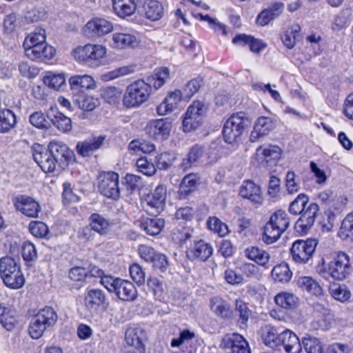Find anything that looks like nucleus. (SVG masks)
Returning a JSON list of instances; mask_svg holds the SVG:
<instances>
[{
	"label": "nucleus",
	"instance_id": "obj_1",
	"mask_svg": "<svg viewBox=\"0 0 353 353\" xmlns=\"http://www.w3.org/2000/svg\"><path fill=\"white\" fill-rule=\"evenodd\" d=\"M309 201L306 194L301 193L290 203L288 208L291 214L300 216L294 224V229L301 235L307 234L310 230L319 211V205Z\"/></svg>",
	"mask_w": 353,
	"mask_h": 353
},
{
	"label": "nucleus",
	"instance_id": "obj_2",
	"mask_svg": "<svg viewBox=\"0 0 353 353\" xmlns=\"http://www.w3.org/2000/svg\"><path fill=\"white\" fill-rule=\"evenodd\" d=\"M107 50L106 47L102 44L87 43L74 48L70 55L80 65L97 68L105 62Z\"/></svg>",
	"mask_w": 353,
	"mask_h": 353
},
{
	"label": "nucleus",
	"instance_id": "obj_3",
	"mask_svg": "<svg viewBox=\"0 0 353 353\" xmlns=\"http://www.w3.org/2000/svg\"><path fill=\"white\" fill-rule=\"evenodd\" d=\"M0 276L3 284L11 290L21 289L26 283L20 262L9 256L0 259Z\"/></svg>",
	"mask_w": 353,
	"mask_h": 353
},
{
	"label": "nucleus",
	"instance_id": "obj_4",
	"mask_svg": "<svg viewBox=\"0 0 353 353\" xmlns=\"http://www.w3.org/2000/svg\"><path fill=\"white\" fill-rule=\"evenodd\" d=\"M153 94L152 87L143 79H139L127 85L123 96V105L127 108H137L146 103Z\"/></svg>",
	"mask_w": 353,
	"mask_h": 353
},
{
	"label": "nucleus",
	"instance_id": "obj_5",
	"mask_svg": "<svg viewBox=\"0 0 353 353\" xmlns=\"http://www.w3.org/2000/svg\"><path fill=\"white\" fill-rule=\"evenodd\" d=\"M353 267L350 256L343 251L333 252L323 272L335 281H343L352 273Z\"/></svg>",
	"mask_w": 353,
	"mask_h": 353
},
{
	"label": "nucleus",
	"instance_id": "obj_6",
	"mask_svg": "<svg viewBox=\"0 0 353 353\" xmlns=\"http://www.w3.org/2000/svg\"><path fill=\"white\" fill-rule=\"evenodd\" d=\"M290 219L288 213L283 210H276L265 223L262 239L268 245L275 243L289 228Z\"/></svg>",
	"mask_w": 353,
	"mask_h": 353
},
{
	"label": "nucleus",
	"instance_id": "obj_7",
	"mask_svg": "<svg viewBox=\"0 0 353 353\" xmlns=\"http://www.w3.org/2000/svg\"><path fill=\"white\" fill-rule=\"evenodd\" d=\"M248 125L249 119L244 112L232 114L225 121L222 130L225 142L228 144H239Z\"/></svg>",
	"mask_w": 353,
	"mask_h": 353
},
{
	"label": "nucleus",
	"instance_id": "obj_8",
	"mask_svg": "<svg viewBox=\"0 0 353 353\" xmlns=\"http://www.w3.org/2000/svg\"><path fill=\"white\" fill-rule=\"evenodd\" d=\"M58 320V315L50 306H45L40 309L32 318L29 327L28 333L33 339H39L44 332L54 326Z\"/></svg>",
	"mask_w": 353,
	"mask_h": 353
},
{
	"label": "nucleus",
	"instance_id": "obj_9",
	"mask_svg": "<svg viewBox=\"0 0 353 353\" xmlns=\"http://www.w3.org/2000/svg\"><path fill=\"white\" fill-rule=\"evenodd\" d=\"M167 196V188L158 185L153 191L144 194L141 198L143 210L152 216H157L163 210Z\"/></svg>",
	"mask_w": 353,
	"mask_h": 353
},
{
	"label": "nucleus",
	"instance_id": "obj_10",
	"mask_svg": "<svg viewBox=\"0 0 353 353\" xmlns=\"http://www.w3.org/2000/svg\"><path fill=\"white\" fill-rule=\"evenodd\" d=\"M318 241L315 239H297L294 241L290 249V255L296 264H306L312 259Z\"/></svg>",
	"mask_w": 353,
	"mask_h": 353
},
{
	"label": "nucleus",
	"instance_id": "obj_11",
	"mask_svg": "<svg viewBox=\"0 0 353 353\" xmlns=\"http://www.w3.org/2000/svg\"><path fill=\"white\" fill-rule=\"evenodd\" d=\"M206 110L207 106L203 101L194 100L183 115V131L190 132L196 130L201 125Z\"/></svg>",
	"mask_w": 353,
	"mask_h": 353
},
{
	"label": "nucleus",
	"instance_id": "obj_12",
	"mask_svg": "<svg viewBox=\"0 0 353 353\" xmlns=\"http://www.w3.org/2000/svg\"><path fill=\"white\" fill-rule=\"evenodd\" d=\"M98 190L104 196L118 200L121 196L119 174L114 171H102L98 177Z\"/></svg>",
	"mask_w": 353,
	"mask_h": 353
},
{
	"label": "nucleus",
	"instance_id": "obj_13",
	"mask_svg": "<svg viewBox=\"0 0 353 353\" xmlns=\"http://www.w3.org/2000/svg\"><path fill=\"white\" fill-rule=\"evenodd\" d=\"M105 280V289L123 301H132L137 296V290L134 285L130 281L119 277L108 278Z\"/></svg>",
	"mask_w": 353,
	"mask_h": 353
},
{
	"label": "nucleus",
	"instance_id": "obj_14",
	"mask_svg": "<svg viewBox=\"0 0 353 353\" xmlns=\"http://www.w3.org/2000/svg\"><path fill=\"white\" fill-rule=\"evenodd\" d=\"M281 154L282 150L276 145H260L256 149L254 160L257 167L272 169L277 165Z\"/></svg>",
	"mask_w": 353,
	"mask_h": 353
},
{
	"label": "nucleus",
	"instance_id": "obj_15",
	"mask_svg": "<svg viewBox=\"0 0 353 353\" xmlns=\"http://www.w3.org/2000/svg\"><path fill=\"white\" fill-rule=\"evenodd\" d=\"M113 23L101 17H94L90 19L83 28V34L89 39H99L113 31Z\"/></svg>",
	"mask_w": 353,
	"mask_h": 353
},
{
	"label": "nucleus",
	"instance_id": "obj_16",
	"mask_svg": "<svg viewBox=\"0 0 353 353\" xmlns=\"http://www.w3.org/2000/svg\"><path fill=\"white\" fill-rule=\"evenodd\" d=\"M145 132L156 141H163L170 136L172 122L168 117L150 120L145 126Z\"/></svg>",
	"mask_w": 353,
	"mask_h": 353
},
{
	"label": "nucleus",
	"instance_id": "obj_17",
	"mask_svg": "<svg viewBox=\"0 0 353 353\" xmlns=\"http://www.w3.org/2000/svg\"><path fill=\"white\" fill-rule=\"evenodd\" d=\"M46 148L57 161L59 167L62 169H65L75 161L74 152L63 141H50Z\"/></svg>",
	"mask_w": 353,
	"mask_h": 353
},
{
	"label": "nucleus",
	"instance_id": "obj_18",
	"mask_svg": "<svg viewBox=\"0 0 353 353\" xmlns=\"http://www.w3.org/2000/svg\"><path fill=\"white\" fill-rule=\"evenodd\" d=\"M31 150L34 161L44 173L51 174L55 172L59 164L44 145L33 143Z\"/></svg>",
	"mask_w": 353,
	"mask_h": 353
},
{
	"label": "nucleus",
	"instance_id": "obj_19",
	"mask_svg": "<svg viewBox=\"0 0 353 353\" xmlns=\"http://www.w3.org/2000/svg\"><path fill=\"white\" fill-rule=\"evenodd\" d=\"M12 203L17 212L29 218H37L41 212V206L32 196L19 194L12 198Z\"/></svg>",
	"mask_w": 353,
	"mask_h": 353
},
{
	"label": "nucleus",
	"instance_id": "obj_20",
	"mask_svg": "<svg viewBox=\"0 0 353 353\" xmlns=\"http://www.w3.org/2000/svg\"><path fill=\"white\" fill-rule=\"evenodd\" d=\"M239 195L248 200L254 207L262 205L264 197L261 187L251 179H245L239 187Z\"/></svg>",
	"mask_w": 353,
	"mask_h": 353
},
{
	"label": "nucleus",
	"instance_id": "obj_21",
	"mask_svg": "<svg viewBox=\"0 0 353 353\" xmlns=\"http://www.w3.org/2000/svg\"><path fill=\"white\" fill-rule=\"evenodd\" d=\"M212 253V245L203 239L194 241L185 250L186 257L190 261H206Z\"/></svg>",
	"mask_w": 353,
	"mask_h": 353
},
{
	"label": "nucleus",
	"instance_id": "obj_22",
	"mask_svg": "<svg viewBox=\"0 0 353 353\" xmlns=\"http://www.w3.org/2000/svg\"><path fill=\"white\" fill-rule=\"evenodd\" d=\"M83 304L89 311H97L106 307L108 300L105 292L99 288H87L83 296Z\"/></svg>",
	"mask_w": 353,
	"mask_h": 353
},
{
	"label": "nucleus",
	"instance_id": "obj_23",
	"mask_svg": "<svg viewBox=\"0 0 353 353\" xmlns=\"http://www.w3.org/2000/svg\"><path fill=\"white\" fill-rule=\"evenodd\" d=\"M185 101L182 91L174 89L169 91L163 101L157 106L156 112L159 116H165L177 109L181 101Z\"/></svg>",
	"mask_w": 353,
	"mask_h": 353
},
{
	"label": "nucleus",
	"instance_id": "obj_24",
	"mask_svg": "<svg viewBox=\"0 0 353 353\" xmlns=\"http://www.w3.org/2000/svg\"><path fill=\"white\" fill-rule=\"evenodd\" d=\"M221 345L231 353H251L248 342L238 333L226 334L222 339Z\"/></svg>",
	"mask_w": 353,
	"mask_h": 353
},
{
	"label": "nucleus",
	"instance_id": "obj_25",
	"mask_svg": "<svg viewBox=\"0 0 353 353\" xmlns=\"http://www.w3.org/2000/svg\"><path fill=\"white\" fill-rule=\"evenodd\" d=\"M30 60L48 63L56 54V49L46 42L24 52Z\"/></svg>",
	"mask_w": 353,
	"mask_h": 353
},
{
	"label": "nucleus",
	"instance_id": "obj_26",
	"mask_svg": "<svg viewBox=\"0 0 353 353\" xmlns=\"http://www.w3.org/2000/svg\"><path fill=\"white\" fill-rule=\"evenodd\" d=\"M276 127L275 120L269 117L261 116L256 120L250 135L252 143L259 141L268 135Z\"/></svg>",
	"mask_w": 353,
	"mask_h": 353
},
{
	"label": "nucleus",
	"instance_id": "obj_27",
	"mask_svg": "<svg viewBox=\"0 0 353 353\" xmlns=\"http://www.w3.org/2000/svg\"><path fill=\"white\" fill-rule=\"evenodd\" d=\"M19 315L14 306L0 303V325L7 331L14 330L19 325Z\"/></svg>",
	"mask_w": 353,
	"mask_h": 353
},
{
	"label": "nucleus",
	"instance_id": "obj_28",
	"mask_svg": "<svg viewBox=\"0 0 353 353\" xmlns=\"http://www.w3.org/2000/svg\"><path fill=\"white\" fill-rule=\"evenodd\" d=\"M74 105L83 112H92L101 104L100 100L89 92L78 90L73 94Z\"/></svg>",
	"mask_w": 353,
	"mask_h": 353
},
{
	"label": "nucleus",
	"instance_id": "obj_29",
	"mask_svg": "<svg viewBox=\"0 0 353 353\" xmlns=\"http://www.w3.org/2000/svg\"><path fill=\"white\" fill-rule=\"evenodd\" d=\"M200 176L196 173H189L182 179L178 190L180 199H185L194 193L200 184Z\"/></svg>",
	"mask_w": 353,
	"mask_h": 353
},
{
	"label": "nucleus",
	"instance_id": "obj_30",
	"mask_svg": "<svg viewBox=\"0 0 353 353\" xmlns=\"http://www.w3.org/2000/svg\"><path fill=\"white\" fill-rule=\"evenodd\" d=\"M194 232L193 227L179 223L170 232V239L178 247L183 248L192 239Z\"/></svg>",
	"mask_w": 353,
	"mask_h": 353
},
{
	"label": "nucleus",
	"instance_id": "obj_31",
	"mask_svg": "<svg viewBox=\"0 0 353 353\" xmlns=\"http://www.w3.org/2000/svg\"><path fill=\"white\" fill-rule=\"evenodd\" d=\"M245 255L247 259L254 261L259 266L265 270L270 268L271 256L268 252L257 246L251 245L245 250Z\"/></svg>",
	"mask_w": 353,
	"mask_h": 353
},
{
	"label": "nucleus",
	"instance_id": "obj_32",
	"mask_svg": "<svg viewBox=\"0 0 353 353\" xmlns=\"http://www.w3.org/2000/svg\"><path fill=\"white\" fill-rule=\"evenodd\" d=\"M112 46L119 50L135 49L140 46L141 41L133 34L125 32H115L112 34Z\"/></svg>",
	"mask_w": 353,
	"mask_h": 353
},
{
	"label": "nucleus",
	"instance_id": "obj_33",
	"mask_svg": "<svg viewBox=\"0 0 353 353\" xmlns=\"http://www.w3.org/2000/svg\"><path fill=\"white\" fill-rule=\"evenodd\" d=\"M284 10V4L281 2H275L263 10L256 17V23L260 26H265L270 21L281 14Z\"/></svg>",
	"mask_w": 353,
	"mask_h": 353
},
{
	"label": "nucleus",
	"instance_id": "obj_34",
	"mask_svg": "<svg viewBox=\"0 0 353 353\" xmlns=\"http://www.w3.org/2000/svg\"><path fill=\"white\" fill-rule=\"evenodd\" d=\"M280 346H283L286 353H301L302 345L298 336L286 329L281 332Z\"/></svg>",
	"mask_w": 353,
	"mask_h": 353
},
{
	"label": "nucleus",
	"instance_id": "obj_35",
	"mask_svg": "<svg viewBox=\"0 0 353 353\" xmlns=\"http://www.w3.org/2000/svg\"><path fill=\"white\" fill-rule=\"evenodd\" d=\"M104 141V137L99 136L97 137H92L84 140L83 141L78 142L77 144V153L83 157H88L91 156L96 150H97L102 145Z\"/></svg>",
	"mask_w": 353,
	"mask_h": 353
},
{
	"label": "nucleus",
	"instance_id": "obj_36",
	"mask_svg": "<svg viewBox=\"0 0 353 353\" xmlns=\"http://www.w3.org/2000/svg\"><path fill=\"white\" fill-rule=\"evenodd\" d=\"M210 310L218 316L230 319L232 317L233 311L230 304L220 296H213L210 299Z\"/></svg>",
	"mask_w": 353,
	"mask_h": 353
},
{
	"label": "nucleus",
	"instance_id": "obj_37",
	"mask_svg": "<svg viewBox=\"0 0 353 353\" xmlns=\"http://www.w3.org/2000/svg\"><path fill=\"white\" fill-rule=\"evenodd\" d=\"M143 8L145 17L151 21H159L164 15V8L157 0H144Z\"/></svg>",
	"mask_w": 353,
	"mask_h": 353
},
{
	"label": "nucleus",
	"instance_id": "obj_38",
	"mask_svg": "<svg viewBox=\"0 0 353 353\" xmlns=\"http://www.w3.org/2000/svg\"><path fill=\"white\" fill-rule=\"evenodd\" d=\"M274 303L279 307L287 311L296 309L299 304V298L293 293L280 292L274 298Z\"/></svg>",
	"mask_w": 353,
	"mask_h": 353
},
{
	"label": "nucleus",
	"instance_id": "obj_39",
	"mask_svg": "<svg viewBox=\"0 0 353 353\" xmlns=\"http://www.w3.org/2000/svg\"><path fill=\"white\" fill-rule=\"evenodd\" d=\"M112 8L118 17L125 19L135 13L137 5L135 0H112Z\"/></svg>",
	"mask_w": 353,
	"mask_h": 353
},
{
	"label": "nucleus",
	"instance_id": "obj_40",
	"mask_svg": "<svg viewBox=\"0 0 353 353\" xmlns=\"http://www.w3.org/2000/svg\"><path fill=\"white\" fill-rule=\"evenodd\" d=\"M125 339L127 344L132 347L128 353H145V345L139 336L137 328H128L125 333Z\"/></svg>",
	"mask_w": 353,
	"mask_h": 353
},
{
	"label": "nucleus",
	"instance_id": "obj_41",
	"mask_svg": "<svg viewBox=\"0 0 353 353\" xmlns=\"http://www.w3.org/2000/svg\"><path fill=\"white\" fill-rule=\"evenodd\" d=\"M89 225L91 230L101 236L108 234L112 226L111 222L99 213H92L89 217Z\"/></svg>",
	"mask_w": 353,
	"mask_h": 353
},
{
	"label": "nucleus",
	"instance_id": "obj_42",
	"mask_svg": "<svg viewBox=\"0 0 353 353\" xmlns=\"http://www.w3.org/2000/svg\"><path fill=\"white\" fill-rule=\"evenodd\" d=\"M297 285L302 290L316 296H323L324 294V290L320 283L312 276L299 277L297 280Z\"/></svg>",
	"mask_w": 353,
	"mask_h": 353
},
{
	"label": "nucleus",
	"instance_id": "obj_43",
	"mask_svg": "<svg viewBox=\"0 0 353 353\" xmlns=\"http://www.w3.org/2000/svg\"><path fill=\"white\" fill-rule=\"evenodd\" d=\"M165 226V221L160 218H145L140 221L139 227L148 235L154 236L161 233Z\"/></svg>",
	"mask_w": 353,
	"mask_h": 353
},
{
	"label": "nucleus",
	"instance_id": "obj_44",
	"mask_svg": "<svg viewBox=\"0 0 353 353\" xmlns=\"http://www.w3.org/2000/svg\"><path fill=\"white\" fill-rule=\"evenodd\" d=\"M314 314L316 319L311 323V326L314 330H327L330 327V322L326 319L329 314V310L324 306L316 304L314 306Z\"/></svg>",
	"mask_w": 353,
	"mask_h": 353
},
{
	"label": "nucleus",
	"instance_id": "obj_45",
	"mask_svg": "<svg viewBox=\"0 0 353 353\" xmlns=\"http://www.w3.org/2000/svg\"><path fill=\"white\" fill-rule=\"evenodd\" d=\"M293 273L289 265L282 261L273 267L271 271L272 279L277 283H287L292 279Z\"/></svg>",
	"mask_w": 353,
	"mask_h": 353
},
{
	"label": "nucleus",
	"instance_id": "obj_46",
	"mask_svg": "<svg viewBox=\"0 0 353 353\" xmlns=\"http://www.w3.org/2000/svg\"><path fill=\"white\" fill-rule=\"evenodd\" d=\"M48 119L50 120L54 127L59 131L63 132H68L72 130L71 119L66 117L62 112L58 110H51L48 114Z\"/></svg>",
	"mask_w": 353,
	"mask_h": 353
},
{
	"label": "nucleus",
	"instance_id": "obj_47",
	"mask_svg": "<svg viewBox=\"0 0 353 353\" xmlns=\"http://www.w3.org/2000/svg\"><path fill=\"white\" fill-rule=\"evenodd\" d=\"M149 290L152 292L156 300L164 302L167 296L165 285L163 281L156 276H149L147 281Z\"/></svg>",
	"mask_w": 353,
	"mask_h": 353
},
{
	"label": "nucleus",
	"instance_id": "obj_48",
	"mask_svg": "<svg viewBox=\"0 0 353 353\" xmlns=\"http://www.w3.org/2000/svg\"><path fill=\"white\" fill-rule=\"evenodd\" d=\"M170 78V70L167 67H160L154 70L153 74L148 78V83L152 87V90L160 89Z\"/></svg>",
	"mask_w": 353,
	"mask_h": 353
},
{
	"label": "nucleus",
	"instance_id": "obj_49",
	"mask_svg": "<svg viewBox=\"0 0 353 353\" xmlns=\"http://www.w3.org/2000/svg\"><path fill=\"white\" fill-rule=\"evenodd\" d=\"M46 41V31L43 28H36L28 34L23 43L24 52Z\"/></svg>",
	"mask_w": 353,
	"mask_h": 353
},
{
	"label": "nucleus",
	"instance_id": "obj_50",
	"mask_svg": "<svg viewBox=\"0 0 353 353\" xmlns=\"http://www.w3.org/2000/svg\"><path fill=\"white\" fill-rule=\"evenodd\" d=\"M205 150L203 145L199 144L194 145L190 149L187 155V157L183 159L180 164V168L183 170H186L190 168L192 165L196 163L204 155Z\"/></svg>",
	"mask_w": 353,
	"mask_h": 353
},
{
	"label": "nucleus",
	"instance_id": "obj_51",
	"mask_svg": "<svg viewBox=\"0 0 353 353\" xmlns=\"http://www.w3.org/2000/svg\"><path fill=\"white\" fill-rule=\"evenodd\" d=\"M68 277L77 289L85 285L88 282L87 269L81 266H74L70 269Z\"/></svg>",
	"mask_w": 353,
	"mask_h": 353
},
{
	"label": "nucleus",
	"instance_id": "obj_52",
	"mask_svg": "<svg viewBox=\"0 0 353 353\" xmlns=\"http://www.w3.org/2000/svg\"><path fill=\"white\" fill-rule=\"evenodd\" d=\"M300 26L294 23L288 27L280 37L282 43L287 48L292 49L295 46L296 39L300 36Z\"/></svg>",
	"mask_w": 353,
	"mask_h": 353
},
{
	"label": "nucleus",
	"instance_id": "obj_53",
	"mask_svg": "<svg viewBox=\"0 0 353 353\" xmlns=\"http://www.w3.org/2000/svg\"><path fill=\"white\" fill-rule=\"evenodd\" d=\"M69 83L72 90H81V89H92L95 86V81L92 77L88 74L72 76L69 79Z\"/></svg>",
	"mask_w": 353,
	"mask_h": 353
},
{
	"label": "nucleus",
	"instance_id": "obj_54",
	"mask_svg": "<svg viewBox=\"0 0 353 353\" xmlns=\"http://www.w3.org/2000/svg\"><path fill=\"white\" fill-rule=\"evenodd\" d=\"M17 123V117L14 112L8 108L0 110V133H6Z\"/></svg>",
	"mask_w": 353,
	"mask_h": 353
},
{
	"label": "nucleus",
	"instance_id": "obj_55",
	"mask_svg": "<svg viewBox=\"0 0 353 353\" xmlns=\"http://www.w3.org/2000/svg\"><path fill=\"white\" fill-rule=\"evenodd\" d=\"M281 333H278L275 327H268L263 330L261 334V339L263 343L272 349L280 347Z\"/></svg>",
	"mask_w": 353,
	"mask_h": 353
},
{
	"label": "nucleus",
	"instance_id": "obj_56",
	"mask_svg": "<svg viewBox=\"0 0 353 353\" xmlns=\"http://www.w3.org/2000/svg\"><path fill=\"white\" fill-rule=\"evenodd\" d=\"M203 85V78L201 76H197L188 81L181 90L185 97V101H190L199 91Z\"/></svg>",
	"mask_w": 353,
	"mask_h": 353
},
{
	"label": "nucleus",
	"instance_id": "obj_57",
	"mask_svg": "<svg viewBox=\"0 0 353 353\" xmlns=\"http://www.w3.org/2000/svg\"><path fill=\"white\" fill-rule=\"evenodd\" d=\"M234 310L239 316L238 323L246 326L252 314L248 304L242 299L238 298L234 301Z\"/></svg>",
	"mask_w": 353,
	"mask_h": 353
},
{
	"label": "nucleus",
	"instance_id": "obj_58",
	"mask_svg": "<svg viewBox=\"0 0 353 353\" xmlns=\"http://www.w3.org/2000/svg\"><path fill=\"white\" fill-rule=\"evenodd\" d=\"M121 90L114 86H108L101 89V97L104 102L116 105L119 103L121 98Z\"/></svg>",
	"mask_w": 353,
	"mask_h": 353
},
{
	"label": "nucleus",
	"instance_id": "obj_59",
	"mask_svg": "<svg viewBox=\"0 0 353 353\" xmlns=\"http://www.w3.org/2000/svg\"><path fill=\"white\" fill-rule=\"evenodd\" d=\"M43 82L48 88L57 90L65 84V78L63 73L57 74L51 71H48L43 77Z\"/></svg>",
	"mask_w": 353,
	"mask_h": 353
},
{
	"label": "nucleus",
	"instance_id": "obj_60",
	"mask_svg": "<svg viewBox=\"0 0 353 353\" xmlns=\"http://www.w3.org/2000/svg\"><path fill=\"white\" fill-rule=\"evenodd\" d=\"M338 236L343 241H353V211L342 221Z\"/></svg>",
	"mask_w": 353,
	"mask_h": 353
},
{
	"label": "nucleus",
	"instance_id": "obj_61",
	"mask_svg": "<svg viewBox=\"0 0 353 353\" xmlns=\"http://www.w3.org/2000/svg\"><path fill=\"white\" fill-rule=\"evenodd\" d=\"M317 199L323 209H338L339 201L331 190L321 192Z\"/></svg>",
	"mask_w": 353,
	"mask_h": 353
},
{
	"label": "nucleus",
	"instance_id": "obj_62",
	"mask_svg": "<svg viewBox=\"0 0 353 353\" xmlns=\"http://www.w3.org/2000/svg\"><path fill=\"white\" fill-rule=\"evenodd\" d=\"M28 230L32 235L39 239H46L50 233L49 228L41 221H31Z\"/></svg>",
	"mask_w": 353,
	"mask_h": 353
},
{
	"label": "nucleus",
	"instance_id": "obj_63",
	"mask_svg": "<svg viewBox=\"0 0 353 353\" xmlns=\"http://www.w3.org/2000/svg\"><path fill=\"white\" fill-rule=\"evenodd\" d=\"M207 225L210 230L223 237L229 233V229L225 223L216 216H210L207 221Z\"/></svg>",
	"mask_w": 353,
	"mask_h": 353
},
{
	"label": "nucleus",
	"instance_id": "obj_64",
	"mask_svg": "<svg viewBox=\"0 0 353 353\" xmlns=\"http://www.w3.org/2000/svg\"><path fill=\"white\" fill-rule=\"evenodd\" d=\"M302 343L307 353H323V345L319 339L309 336L303 337Z\"/></svg>",
	"mask_w": 353,
	"mask_h": 353
}]
</instances>
